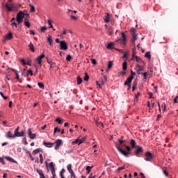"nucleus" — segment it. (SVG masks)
<instances>
[{
	"label": "nucleus",
	"mask_w": 178,
	"mask_h": 178,
	"mask_svg": "<svg viewBox=\"0 0 178 178\" xmlns=\"http://www.w3.org/2000/svg\"><path fill=\"white\" fill-rule=\"evenodd\" d=\"M141 95L140 92H137V94L135 95V99H138V97Z\"/></svg>",
	"instance_id": "obj_47"
},
{
	"label": "nucleus",
	"mask_w": 178,
	"mask_h": 178,
	"mask_svg": "<svg viewBox=\"0 0 178 178\" xmlns=\"http://www.w3.org/2000/svg\"><path fill=\"white\" fill-rule=\"evenodd\" d=\"M71 175V177L72 178H77L76 177V174H74V172H72V174H70Z\"/></svg>",
	"instance_id": "obj_62"
},
{
	"label": "nucleus",
	"mask_w": 178,
	"mask_h": 178,
	"mask_svg": "<svg viewBox=\"0 0 178 178\" xmlns=\"http://www.w3.org/2000/svg\"><path fill=\"white\" fill-rule=\"evenodd\" d=\"M12 38H13V36L12 35V33H9L8 34H7L5 37V40H12Z\"/></svg>",
	"instance_id": "obj_24"
},
{
	"label": "nucleus",
	"mask_w": 178,
	"mask_h": 178,
	"mask_svg": "<svg viewBox=\"0 0 178 178\" xmlns=\"http://www.w3.org/2000/svg\"><path fill=\"white\" fill-rule=\"evenodd\" d=\"M137 67H138V70H137L138 74H141V72L144 70V67H141V65L137 64Z\"/></svg>",
	"instance_id": "obj_18"
},
{
	"label": "nucleus",
	"mask_w": 178,
	"mask_h": 178,
	"mask_svg": "<svg viewBox=\"0 0 178 178\" xmlns=\"http://www.w3.org/2000/svg\"><path fill=\"white\" fill-rule=\"evenodd\" d=\"M56 122H58L59 124H62V123H63L60 118H56Z\"/></svg>",
	"instance_id": "obj_49"
},
{
	"label": "nucleus",
	"mask_w": 178,
	"mask_h": 178,
	"mask_svg": "<svg viewBox=\"0 0 178 178\" xmlns=\"http://www.w3.org/2000/svg\"><path fill=\"white\" fill-rule=\"evenodd\" d=\"M6 138H15L16 136H15V131L14 134H13L10 131H7L6 133Z\"/></svg>",
	"instance_id": "obj_11"
},
{
	"label": "nucleus",
	"mask_w": 178,
	"mask_h": 178,
	"mask_svg": "<svg viewBox=\"0 0 178 178\" xmlns=\"http://www.w3.org/2000/svg\"><path fill=\"white\" fill-rule=\"evenodd\" d=\"M92 65H95L97 63V60L92 58L91 59Z\"/></svg>",
	"instance_id": "obj_61"
},
{
	"label": "nucleus",
	"mask_w": 178,
	"mask_h": 178,
	"mask_svg": "<svg viewBox=\"0 0 178 178\" xmlns=\"http://www.w3.org/2000/svg\"><path fill=\"white\" fill-rule=\"evenodd\" d=\"M24 24V26H26V27H28L29 29L31 26V24H30V22H29V19L27 18H25Z\"/></svg>",
	"instance_id": "obj_23"
},
{
	"label": "nucleus",
	"mask_w": 178,
	"mask_h": 178,
	"mask_svg": "<svg viewBox=\"0 0 178 178\" xmlns=\"http://www.w3.org/2000/svg\"><path fill=\"white\" fill-rule=\"evenodd\" d=\"M133 76H129L127 79V81L128 82L129 84H131V81H133Z\"/></svg>",
	"instance_id": "obj_34"
},
{
	"label": "nucleus",
	"mask_w": 178,
	"mask_h": 178,
	"mask_svg": "<svg viewBox=\"0 0 178 178\" xmlns=\"http://www.w3.org/2000/svg\"><path fill=\"white\" fill-rule=\"evenodd\" d=\"M6 8L8 10V12H17V7L15 6V5L12 4L10 6V3H6Z\"/></svg>",
	"instance_id": "obj_4"
},
{
	"label": "nucleus",
	"mask_w": 178,
	"mask_h": 178,
	"mask_svg": "<svg viewBox=\"0 0 178 178\" xmlns=\"http://www.w3.org/2000/svg\"><path fill=\"white\" fill-rule=\"evenodd\" d=\"M37 173L40 175V178H45V176L44 175V172H42V170L40 169H36Z\"/></svg>",
	"instance_id": "obj_16"
},
{
	"label": "nucleus",
	"mask_w": 178,
	"mask_h": 178,
	"mask_svg": "<svg viewBox=\"0 0 178 178\" xmlns=\"http://www.w3.org/2000/svg\"><path fill=\"white\" fill-rule=\"evenodd\" d=\"M38 86L40 87V88H42V90H44V83L42 82L38 83Z\"/></svg>",
	"instance_id": "obj_41"
},
{
	"label": "nucleus",
	"mask_w": 178,
	"mask_h": 178,
	"mask_svg": "<svg viewBox=\"0 0 178 178\" xmlns=\"http://www.w3.org/2000/svg\"><path fill=\"white\" fill-rule=\"evenodd\" d=\"M122 70H127V62H124L122 64Z\"/></svg>",
	"instance_id": "obj_33"
},
{
	"label": "nucleus",
	"mask_w": 178,
	"mask_h": 178,
	"mask_svg": "<svg viewBox=\"0 0 178 178\" xmlns=\"http://www.w3.org/2000/svg\"><path fill=\"white\" fill-rule=\"evenodd\" d=\"M29 74L33 76V70H29V71H27V76H29Z\"/></svg>",
	"instance_id": "obj_55"
},
{
	"label": "nucleus",
	"mask_w": 178,
	"mask_h": 178,
	"mask_svg": "<svg viewBox=\"0 0 178 178\" xmlns=\"http://www.w3.org/2000/svg\"><path fill=\"white\" fill-rule=\"evenodd\" d=\"M76 79H77V84L80 85L81 84V83H83V79H81L80 76H78Z\"/></svg>",
	"instance_id": "obj_30"
},
{
	"label": "nucleus",
	"mask_w": 178,
	"mask_h": 178,
	"mask_svg": "<svg viewBox=\"0 0 178 178\" xmlns=\"http://www.w3.org/2000/svg\"><path fill=\"white\" fill-rule=\"evenodd\" d=\"M86 137L82 138L81 139H79V145H80V144H82L83 143H84V141H86Z\"/></svg>",
	"instance_id": "obj_42"
},
{
	"label": "nucleus",
	"mask_w": 178,
	"mask_h": 178,
	"mask_svg": "<svg viewBox=\"0 0 178 178\" xmlns=\"http://www.w3.org/2000/svg\"><path fill=\"white\" fill-rule=\"evenodd\" d=\"M145 58H147V59H151V52L147 51L145 54Z\"/></svg>",
	"instance_id": "obj_31"
},
{
	"label": "nucleus",
	"mask_w": 178,
	"mask_h": 178,
	"mask_svg": "<svg viewBox=\"0 0 178 178\" xmlns=\"http://www.w3.org/2000/svg\"><path fill=\"white\" fill-rule=\"evenodd\" d=\"M162 111H166V104H163L161 106Z\"/></svg>",
	"instance_id": "obj_56"
},
{
	"label": "nucleus",
	"mask_w": 178,
	"mask_h": 178,
	"mask_svg": "<svg viewBox=\"0 0 178 178\" xmlns=\"http://www.w3.org/2000/svg\"><path fill=\"white\" fill-rule=\"evenodd\" d=\"M56 131H58V133H60V129H59L58 127H55L54 131V135L56 134Z\"/></svg>",
	"instance_id": "obj_38"
},
{
	"label": "nucleus",
	"mask_w": 178,
	"mask_h": 178,
	"mask_svg": "<svg viewBox=\"0 0 178 178\" xmlns=\"http://www.w3.org/2000/svg\"><path fill=\"white\" fill-rule=\"evenodd\" d=\"M49 168L51 172H52V170H55V167L54 166V162H51L49 163Z\"/></svg>",
	"instance_id": "obj_25"
},
{
	"label": "nucleus",
	"mask_w": 178,
	"mask_h": 178,
	"mask_svg": "<svg viewBox=\"0 0 178 178\" xmlns=\"http://www.w3.org/2000/svg\"><path fill=\"white\" fill-rule=\"evenodd\" d=\"M91 169H92V166H87L86 167V173L87 175H90V172H91Z\"/></svg>",
	"instance_id": "obj_32"
},
{
	"label": "nucleus",
	"mask_w": 178,
	"mask_h": 178,
	"mask_svg": "<svg viewBox=\"0 0 178 178\" xmlns=\"http://www.w3.org/2000/svg\"><path fill=\"white\" fill-rule=\"evenodd\" d=\"M4 159H6V161H8V162H12L13 163H17V161H15V159L8 156H4Z\"/></svg>",
	"instance_id": "obj_15"
},
{
	"label": "nucleus",
	"mask_w": 178,
	"mask_h": 178,
	"mask_svg": "<svg viewBox=\"0 0 178 178\" xmlns=\"http://www.w3.org/2000/svg\"><path fill=\"white\" fill-rule=\"evenodd\" d=\"M148 95H149V98L151 99V98H152L153 94H152V92H148Z\"/></svg>",
	"instance_id": "obj_63"
},
{
	"label": "nucleus",
	"mask_w": 178,
	"mask_h": 178,
	"mask_svg": "<svg viewBox=\"0 0 178 178\" xmlns=\"http://www.w3.org/2000/svg\"><path fill=\"white\" fill-rule=\"evenodd\" d=\"M47 42H49L50 46H52V42H54V40H52V36L51 35H48Z\"/></svg>",
	"instance_id": "obj_19"
},
{
	"label": "nucleus",
	"mask_w": 178,
	"mask_h": 178,
	"mask_svg": "<svg viewBox=\"0 0 178 178\" xmlns=\"http://www.w3.org/2000/svg\"><path fill=\"white\" fill-rule=\"evenodd\" d=\"M124 169H126V165H124L122 167H120L117 169V172H120V170H123Z\"/></svg>",
	"instance_id": "obj_44"
},
{
	"label": "nucleus",
	"mask_w": 178,
	"mask_h": 178,
	"mask_svg": "<svg viewBox=\"0 0 178 178\" xmlns=\"http://www.w3.org/2000/svg\"><path fill=\"white\" fill-rule=\"evenodd\" d=\"M72 144H80L79 139H76L75 141L72 142Z\"/></svg>",
	"instance_id": "obj_59"
},
{
	"label": "nucleus",
	"mask_w": 178,
	"mask_h": 178,
	"mask_svg": "<svg viewBox=\"0 0 178 178\" xmlns=\"http://www.w3.org/2000/svg\"><path fill=\"white\" fill-rule=\"evenodd\" d=\"M29 6L31 7V12H35V8L33 4H30Z\"/></svg>",
	"instance_id": "obj_43"
},
{
	"label": "nucleus",
	"mask_w": 178,
	"mask_h": 178,
	"mask_svg": "<svg viewBox=\"0 0 178 178\" xmlns=\"http://www.w3.org/2000/svg\"><path fill=\"white\" fill-rule=\"evenodd\" d=\"M112 66H113V62L112 61H108V68L106 69V71L108 72L109 70V69L112 68Z\"/></svg>",
	"instance_id": "obj_28"
},
{
	"label": "nucleus",
	"mask_w": 178,
	"mask_h": 178,
	"mask_svg": "<svg viewBox=\"0 0 178 178\" xmlns=\"http://www.w3.org/2000/svg\"><path fill=\"white\" fill-rule=\"evenodd\" d=\"M131 33L132 35V39H131L132 45H134V47H136V41L137 40V37L138 36V33L136 32V29L134 28L131 29Z\"/></svg>",
	"instance_id": "obj_2"
},
{
	"label": "nucleus",
	"mask_w": 178,
	"mask_h": 178,
	"mask_svg": "<svg viewBox=\"0 0 178 178\" xmlns=\"http://www.w3.org/2000/svg\"><path fill=\"white\" fill-rule=\"evenodd\" d=\"M56 146L54 147V149H59V147L62 145V140L58 139L55 141Z\"/></svg>",
	"instance_id": "obj_12"
},
{
	"label": "nucleus",
	"mask_w": 178,
	"mask_h": 178,
	"mask_svg": "<svg viewBox=\"0 0 178 178\" xmlns=\"http://www.w3.org/2000/svg\"><path fill=\"white\" fill-rule=\"evenodd\" d=\"M144 152V149L141 146H138L137 149L135 151V153L136 155H138V154H143Z\"/></svg>",
	"instance_id": "obj_13"
},
{
	"label": "nucleus",
	"mask_w": 178,
	"mask_h": 178,
	"mask_svg": "<svg viewBox=\"0 0 178 178\" xmlns=\"http://www.w3.org/2000/svg\"><path fill=\"white\" fill-rule=\"evenodd\" d=\"M11 26L13 27H15L16 29H17V24L16 22H13L11 24Z\"/></svg>",
	"instance_id": "obj_60"
},
{
	"label": "nucleus",
	"mask_w": 178,
	"mask_h": 178,
	"mask_svg": "<svg viewBox=\"0 0 178 178\" xmlns=\"http://www.w3.org/2000/svg\"><path fill=\"white\" fill-rule=\"evenodd\" d=\"M46 30H47V26H41L40 31L42 33H44Z\"/></svg>",
	"instance_id": "obj_45"
},
{
	"label": "nucleus",
	"mask_w": 178,
	"mask_h": 178,
	"mask_svg": "<svg viewBox=\"0 0 178 178\" xmlns=\"http://www.w3.org/2000/svg\"><path fill=\"white\" fill-rule=\"evenodd\" d=\"M29 48L30 51H31L32 52H35V51L34 50V44H33L32 42H30L29 45Z\"/></svg>",
	"instance_id": "obj_27"
},
{
	"label": "nucleus",
	"mask_w": 178,
	"mask_h": 178,
	"mask_svg": "<svg viewBox=\"0 0 178 178\" xmlns=\"http://www.w3.org/2000/svg\"><path fill=\"white\" fill-rule=\"evenodd\" d=\"M90 79V76H88V74H87V72L85 73V76L83 78V80L85 81H88V79Z\"/></svg>",
	"instance_id": "obj_37"
},
{
	"label": "nucleus",
	"mask_w": 178,
	"mask_h": 178,
	"mask_svg": "<svg viewBox=\"0 0 178 178\" xmlns=\"http://www.w3.org/2000/svg\"><path fill=\"white\" fill-rule=\"evenodd\" d=\"M107 49H115V48L113 47V43H109V44L107 45Z\"/></svg>",
	"instance_id": "obj_35"
},
{
	"label": "nucleus",
	"mask_w": 178,
	"mask_h": 178,
	"mask_svg": "<svg viewBox=\"0 0 178 178\" xmlns=\"http://www.w3.org/2000/svg\"><path fill=\"white\" fill-rule=\"evenodd\" d=\"M0 95L6 101L8 99V97L3 95V93L2 92H0Z\"/></svg>",
	"instance_id": "obj_51"
},
{
	"label": "nucleus",
	"mask_w": 178,
	"mask_h": 178,
	"mask_svg": "<svg viewBox=\"0 0 178 178\" xmlns=\"http://www.w3.org/2000/svg\"><path fill=\"white\" fill-rule=\"evenodd\" d=\"M118 142L119 145L116 146L118 151H119L121 155H123L124 156H129V155H130V152L123 150L122 147V145L124 143V140L118 139Z\"/></svg>",
	"instance_id": "obj_1"
},
{
	"label": "nucleus",
	"mask_w": 178,
	"mask_h": 178,
	"mask_svg": "<svg viewBox=\"0 0 178 178\" xmlns=\"http://www.w3.org/2000/svg\"><path fill=\"white\" fill-rule=\"evenodd\" d=\"M143 80H147V72L143 73Z\"/></svg>",
	"instance_id": "obj_57"
},
{
	"label": "nucleus",
	"mask_w": 178,
	"mask_h": 178,
	"mask_svg": "<svg viewBox=\"0 0 178 178\" xmlns=\"http://www.w3.org/2000/svg\"><path fill=\"white\" fill-rule=\"evenodd\" d=\"M66 60H67V62H70V60H72V56L68 54L66 57Z\"/></svg>",
	"instance_id": "obj_46"
},
{
	"label": "nucleus",
	"mask_w": 178,
	"mask_h": 178,
	"mask_svg": "<svg viewBox=\"0 0 178 178\" xmlns=\"http://www.w3.org/2000/svg\"><path fill=\"white\" fill-rule=\"evenodd\" d=\"M132 58L133 59H136V62H138V63H144V61L143 60V59H141V58L137 56H135L134 54H132Z\"/></svg>",
	"instance_id": "obj_14"
},
{
	"label": "nucleus",
	"mask_w": 178,
	"mask_h": 178,
	"mask_svg": "<svg viewBox=\"0 0 178 178\" xmlns=\"http://www.w3.org/2000/svg\"><path fill=\"white\" fill-rule=\"evenodd\" d=\"M47 22H48L49 25L50 26L49 29H54V26L52 25V21H51V19H48Z\"/></svg>",
	"instance_id": "obj_40"
},
{
	"label": "nucleus",
	"mask_w": 178,
	"mask_h": 178,
	"mask_svg": "<svg viewBox=\"0 0 178 178\" xmlns=\"http://www.w3.org/2000/svg\"><path fill=\"white\" fill-rule=\"evenodd\" d=\"M95 123L98 127H104V124L102 122H98V120H95Z\"/></svg>",
	"instance_id": "obj_21"
},
{
	"label": "nucleus",
	"mask_w": 178,
	"mask_h": 178,
	"mask_svg": "<svg viewBox=\"0 0 178 178\" xmlns=\"http://www.w3.org/2000/svg\"><path fill=\"white\" fill-rule=\"evenodd\" d=\"M133 87H137V81H134L133 82Z\"/></svg>",
	"instance_id": "obj_64"
},
{
	"label": "nucleus",
	"mask_w": 178,
	"mask_h": 178,
	"mask_svg": "<svg viewBox=\"0 0 178 178\" xmlns=\"http://www.w3.org/2000/svg\"><path fill=\"white\" fill-rule=\"evenodd\" d=\"M26 15V13H24V11H19L17 14V17H16V20L18 23V24H20V23H22V22H23V19H24V15Z\"/></svg>",
	"instance_id": "obj_3"
},
{
	"label": "nucleus",
	"mask_w": 178,
	"mask_h": 178,
	"mask_svg": "<svg viewBox=\"0 0 178 178\" xmlns=\"http://www.w3.org/2000/svg\"><path fill=\"white\" fill-rule=\"evenodd\" d=\"M102 77L99 79V83H101L102 86H104L106 81H108V77L104 75V74H102Z\"/></svg>",
	"instance_id": "obj_9"
},
{
	"label": "nucleus",
	"mask_w": 178,
	"mask_h": 178,
	"mask_svg": "<svg viewBox=\"0 0 178 178\" xmlns=\"http://www.w3.org/2000/svg\"><path fill=\"white\" fill-rule=\"evenodd\" d=\"M145 161H146L147 162H151V161H152V159H154V154H152L151 152H147L145 154Z\"/></svg>",
	"instance_id": "obj_5"
},
{
	"label": "nucleus",
	"mask_w": 178,
	"mask_h": 178,
	"mask_svg": "<svg viewBox=\"0 0 178 178\" xmlns=\"http://www.w3.org/2000/svg\"><path fill=\"white\" fill-rule=\"evenodd\" d=\"M130 145L131 146V148H135L136 147V140L134 139H131L130 140Z\"/></svg>",
	"instance_id": "obj_26"
},
{
	"label": "nucleus",
	"mask_w": 178,
	"mask_h": 178,
	"mask_svg": "<svg viewBox=\"0 0 178 178\" xmlns=\"http://www.w3.org/2000/svg\"><path fill=\"white\" fill-rule=\"evenodd\" d=\"M163 175H165V176H166V177H168V176H169V172H168V171H166V170H163Z\"/></svg>",
	"instance_id": "obj_54"
},
{
	"label": "nucleus",
	"mask_w": 178,
	"mask_h": 178,
	"mask_svg": "<svg viewBox=\"0 0 178 178\" xmlns=\"http://www.w3.org/2000/svg\"><path fill=\"white\" fill-rule=\"evenodd\" d=\"M56 65V63H55V62H51L50 63V67L52 68V67H55V66Z\"/></svg>",
	"instance_id": "obj_50"
},
{
	"label": "nucleus",
	"mask_w": 178,
	"mask_h": 178,
	"mask_svg": "<svg viewBox=\"0 0 178 178\" xmlns=\"http://www.w3.org/2000/svg\"><path fill=\"white\" fill-rule=\"evenodd\" d=\"M39 158H40V162L41 165H42V163H44V159L42 158V154H40L39 155Z\"/></svg>",
	"instance_id": "obj_36"
},
{
	"label": "nucleus",
	"mask_w": 178,
	"mask_h": 178,
	"mask_svg": "<svg viewBox=\"0 0 178 178\" xmlns=\"http://www.w3.org/2000/svg\"><path fill=\"white\" fill-rule=\"evenodd\" d=\"M124 147H125V148L127 149L126 152H130V151H131L130 147L126 146V145H124Z\"/></svg>",
	"instance_id": "obj_53"
},
{
	"label": "nucleus",
	"mask_w": 178,
	"mask_h": 178,
	"mask_svg": "<svg viewBox=\"0 0 178 178\" xmlns=\"http://www.w3.org/2000/svg\"><path fill=\"white\" fill-rule=\"evenodd\" d=\"M104 22L106 23H109V13H106V15L104 16Z\"/></svg>",
	"instance_id": "obj_29"
},
{
	"label": "nucleus",
	"mask_w": 178,
	"mask_h": 178,
	"mask_svg": "<svg viewBox=\"0 0 178 178\" xmlns=\"http://www.w3.org/2000/svg\"><path fill=\"white\" fill-rule=\"evenodd\" d=\"M130 72H131L130 77H133V79H134V76H136V72H133V70H131Z\"/></svg>",
	"instance_id": "obj_48"
},
{
	"label": "nucleus",
	"mask_w": 178,
	"mask_h": 178,
	"mask_svg": "<svg viewBox=\"0 0 178 178\" xmlns=\"http://www.w3.org/2000/svg\"><path fill=\"white\" fill-rule=\"evenodd\" d=\"M28 136L29 138H31V140H34V138H35V137L37 136V134H33V132L31 131V128H29Z\"/></svg>",
	"instance_id": "obj_8"
},
{
	"label": "nucleus",
	"mask_w": 178,
	"mask_h": 178,
	"mask_svg": "<svg viewBox=\"0 0 178 178\" xmlns=\"http://www.w3.org/2000/svg\"><path fill=\"white\" fill-rule=\"evenodd\" d=\"M54 144L55 143H47L45 141L43 142V145H45V147H47V148H52Z\"/></svg>",
	"instance_id": "obj_17"
},
{
	"label": "nucleus",
	"mask_w": 178,
	"mask_h": 178,
	"mask_svg": "<svg viewBox=\"0 0 178 178\" xmlns=\"http://www.w3.org/2000/svg\"><path fill=\"white\" fill-rule=\"evenodd\" d=\"M19 130H20V127H17L14 131L15 137H23L24 136L25 134L24 131H22L21 132H19Z\"/></svg>",
	"instance_id": "obj_6"
},
{
	"label": "nucleus",
	"mask_w": 178,
	"mask_h": 178,
	"mask_svg": "<svg viewBox=\"0 0 178 178\" xmlns=\"http://www.w3.org/2000/svg\"><path fill=\"white\" fill-rule=\"evenodd\" d=\"M40 151H41V149H36L33 150V154L37 155V154H38V152H40Z\"/></svg>",
	"instance_id": "obj_39"
},
{
	"label": "nucleus",
	"mask_w": 178,
	"mask_h": 178,
	"mask_svg": "<svg viewBox=\"0 0 178 178\" xmlns=\"http://www.w3.org/2000/svg\"><path fill=\"white\" fill-rule=\"evenodd\" d=\"M60 49H63V51H66L67 49V44H66V42L65 40H62L60 43Z\"/></svg>",
	"instance_id": "obj_7"
},
{
	"label": "nucleus",
	"mask_w": 178,
	"mask_h": 178,
	"mask_svg": "<svg viewBox=\"0 0 178 178\" xmlns=\"http://www.w3.org/2000/svg\"><path fill=\"white\" fill-rule=\"evenodd\" d=\"M0 162L2 165H5V160H3V158L0 157Z\"/></svg>",
	"instance_id": "obj_58"
},
{
	"label": "nucleus",
	"mask_w": 178,
	"mask_h": 178,
	"mask_svg": "<svg viewBox=\"0 0 178 178\" xmlns=\"http://www.w3.org/2000/svg\"><path fill=\"white\" fill-rule=\"evenodd\" d=\"M43 58H45V54H42L40 56H38V58H36V61L38 62L40 66H42V60Z\"/></svg>",
	"instance_id": "obj_10"
},
{
	"label": "nucleus",
	"mask_w": 178,
	"mask_h": 178,
	"mask_svg": "<svg viewBox=\"0 0 178 178\" xmlns=\"http://www.w3.org/2000/svg\"><path fill=\"white\" fill-rule=\"evenodd\" d=\"M22 140H23L24 145H27L29 144V143L27 142V138L26 137L24 138Z\"/></svg>",
	"instance_id": "obj_52"
},
{
	"label": "nucleus",
	"mask_w": 178,
	"mask_h": 178,
	"mask_svg": "<svg viewBox=\"0 0 178 178\" xmlns=\"http://www.w3.org/2000/svg\"><path fill=\"white\" fill-rule=\"evenodd\" d=\"M122 35V44H126V33H124V32L121 33Z\"/></svg>",
	"instance_id": "obj_22"
},
{
	"label": "nucleus",
	"mask_w": 178,
	"mask_h": 178,
	"mask_svg": "<svg viewBox=\"0 0 178 178\" xmlns=\"http://www.w3.org/2000/svg\"><path fill=\"white\" fill-rule=\"evenodd\" d=\"M67 169L69 173H70V175H72V173H74V172H73V169H72V164H68L67 165Z\"/></svg>",
	"instance_id": "obj_20"
}]
</instances>
